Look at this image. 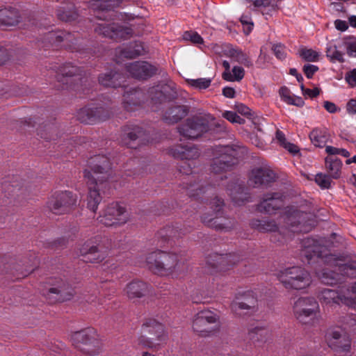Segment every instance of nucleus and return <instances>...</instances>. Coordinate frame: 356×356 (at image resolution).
Listing matches in <instances>:
<instances>
[{"label":"nucleus","mask_w":356,"mask_h":356,"mask_svg":"<svg viewBox=\"0 0 356 356\" xmlns=\"http://www.w3.org/2000/svg\"><path fill=\"white\" fill-rule=\"evenodd\" d=\"M147 267L160 275H169L179 270L185 264L181 254L156 250L146 257Z\"/></svg>","instance_id":"obj_1"},{"label":"nucleus","mask_w":356,"mask_h":356,"mask_svg":"<svg viewBox=\"0 0 356 356\" xmlns=\"http://www.w3.org/2000/svg\"><path fill=\"white\" fill-rule=\"evenodd\" d=\"M304 203L298 208L294 206L286 208V222L292 228H296L294 232H309L315 225L312 204L305 200Z\"/></svg>","instance_id":"obj_2"},{"label":"nucleus","mask_w":356,"mask_h":356,"mask_svg":"<svg viewBox=\"0 0 356 356\" xmlns=\"http://www.w3.org/2000/svg\"><path fill=\"white\" fill-rule=\"evenodd\" d=\"M145 334L138 338V345L154 350L161 349L168 341L164 325L154 319L147 320L143 325Z\"/></svg>","instance_id":"obj_3"},{"label":"nucleus","mask_w":356,"mask_h":356,"mask_svg":"<svg viewBox=\"0 0 356 356\" xmlns=\"http://www.w3.org/2000/svg\"><path fill=\"white\" fill-rule=\"evenodd\" d=\"M277 276L284 288L289 290L305 289L312 283L310 273L299 266L285 268L280 271Z\"/></svg>","instance_id":"obj_4"},{"label":"nucleus","mask_w":356,"mask_h":356,"mask_svg":"<svg viewBox=\"0 0 356 356\" xmlns=\"http://www.w3.org/2000/svg\"><path fill=\"white\" fill-rule=\"evenodd\" d=\"M72 339L76 348L89 356L97 355L102 350V342L99 334L92 327H87L74 332Z\"/></svg>","instance_id":"obj_5"},{"label":"nucleus","mask_w":356,"mask_h":356,"mask_svg":"<svg viewBox=\"0 0 356 356\" xmlns=\"http://www.w3.org/2000/svg\"><path fill=\"white\" fill-rule=\"evenodd\" d=\"M214 119L211 115H193L177 127L180 136L188 139H196L210 131V121Z\"/></svg>","instance_id":"obj_6"},{"label":"nucleus","mask_w":356,"mask_h":356,"mask_svg":"<svg viewBox=\"0 0 356 356\" xmlns=\"http://www.w3.org/2000/svg\"><path fill=\"white\" fill-rule=\"evenodd\" d=\"M218 328V316L210 310L200 311L194 317L193 329L201 337L212 335Z\"/></svg>","instance_id":"obj_7"},{"label":"nucleus","mask_w":356,"mask_h":356,"mask_svg":"<svg viewBox=\"0 0 356 356\" xmlns=\"http://www.w3.org/2000/svg\"><path fill=\"white\" fill-rule=\"evenodd\" d=\"M77 202L76 195L72 192L58 191L53 193L47 202V207L54 214L62 215L69 212Z\"/></svg>","instance_id":"obj_8"},{"label":"nucleus","mask_w":356,"mask_h":356,"mask_svg":"<svg viewBox=\"0 0 356 356\" xmlns=\"http://www.w3.org/2000/svg\"><path fill=\"white\" fill-rule=\"evenodd\" d=\"M168 154L176 159L186 160L189 163H184L179 167L181 173L189 175L195 167L193 161L197 159L200 156L199 149L194 145H176L168 149Z\"/></svg>","instance_id":"obj_9"},{"label":"nucleus","mask_w":356,"mask_h":356,"mask_svg":"<svg viewBox=\"0 0 356 356\" xmlns=\"http://www.w3.org/2000/svg\"><path fill=\"white\" fill-rule=\"evenodd\" d=\"M209 206L213 209L216 215L219 213L224 206V200L218 197H215L209 202ZM202 222L209 227L213 228L217 231H229L233 228V223L227 218L213 216L204 213L201 217Z\"/></svg>","instance_id":"obj_10"},{"label":"nucleus","mask_w":356,"mask_h":356,"mask_svg":"<svg viewBox=\"0 0 356 356\" xmlns=\"http://www.w3.org/2000/svg\"><path fill=\"white\" fill-rule=\"evenodd\" d=\"M94 31L97 35L116 42L129 40L134 35V31L131 27L115 22L97 24Z\"/></svg>","instance_id":"obj_11"},{"label":"nucleus","mask_w":356,"mask_h":356,"mask_svg":"<svg viewBox=\"0 0 356 356\" xmlns=\"http://www.w3.org/2000/svg\"><path fill=\"white\" fill-rule=\"evenodd\" d=\"M218 156L213 159L211 171L214 174H220L229 171L238 163L237 152L230 146L220 147L217 150Z\"/></svg>","instance_id":"obj_12"},{"label":"nucleus","mask_w":356,"mask_h":356,"mask_svg":"<svg viewBox=\"0 0 356 356\" xmlns=\"http://www.w3.org/2000/svg\"><path fill=\"white\" fill-rule=\"evenodd\" d=\"M318 312L319 305L314 298L301 297L293 303L294 316L301 323H307L309 320L315 317Z\"/></svg>","instance_id":"obj_13"},{"label":"nucleus","mask_w":356,"mask_h":356,"mask_svg":"<svg viewBox=\"0 0 356 356\" xmlns=\"http://www.w3.org/2000/svg\"><path fill=\"white\" fill-rule=\"evenodd\" d=\"M83 176L88 188L87 197L88 208L93 213H95L98 209V205L102 200L99 191L102 190L103 193H105L106 190L110 188V184L108 182L107 186L99 184V181L96 180V177L92 175L88 170H84Z\"/></svg>","instance_id":"obj_14"},{"label":"nucleus","mask_w":356,"mask_h":356,"mask_svg":"<svg viewBox=\"0 0 356 356\" xmlns=\"http://www.w3.org/2000/svg\"><path fill=\"white\" fill-rule=\"evenodd\" d=\"M99 219L106 227L120 226L128 221L129 216L124 207L113 202L106 207L104 215L100 216Z\"/></svg>","instance_id":"obj_15"},{"label":"nucleus","mask_w":356,"mask_h":356,"mask_svg":"<svg viewBox=\"0 0 356 356\" xmlns=\"http://www.w3.org/2000/svg\"><path fill=\"white\" fill-rule=\"evenodd\" d=\"M91 170H89L92 175L96 177L101 185H108V180L111 176V163L105 156L97 155L90 161Z\"/></svg>","instance_id":"obj_16"},{"label":"nucleus","mask_w":356,"mask_h":356,"mask_svg":"<svg viewBox=\"0 0 356 356\" xmlns=\"http://www.w3.org/2000/svg\"><path fill=\"white\" fill-rule=\"evenodd\" d=\"M275 178V173L269 167H257L250 172L248 184L252 188L268 187Z\"/></svg>","instance_id":"obj_17"},{"label":"nucleus","mask_w":356,"mask_h":356,"mask_svg":"<svg viewBox=\"0 0 356 356\" xmlns=\"http://www.w3.org/2000/svg\"><path fill=\"white\" fill-rule=\"evenodd\" d=\"M236 263L235 256L232 254H210L206 259V265L211 271H225Z\"/></svg>","instance_id":"obj_18"},{"label":"nucleus","mask_w":356,"mask_h":356,"mask_svg":"<svg viewBox=\"0 0 356 356\" xmlns=\"http://www.w3.org/2000/svg\"><path fill=\"white\" fill-rule=\"evenodd\" d=\"M127 71L135 79H147L155 74L157 67L146 61H136L126 65Z\"/></svg>","instance_id":"obj_19"},{"label":"nucleus","mask_w":356,"mask_h":356,"mask_svg":"<svg viewBox=\"0 0 356 356\" xmlns=\"http://www.w3.org/2000/svg\"><path fill=\"white\" fill-rule=\"evenodd\" d=\"M227 192L232 201L238 205L248 202L250 197L244 182L238 179L229 182L227 186Z\"/></svg>","instance_id":"obj_20"},{"label":"nucleus","mask_w":356,"mask_h":356,"mask_svg":"<svg viewBox=\"0 0 356 356\" xmlns=\"http://www.w3.org/2000/svg\"><path fill=\"white\" fill-rule=\"evenodd\" d=\"M284 205L282 194L280 193H267L264 195L262 201L258 204L257 209L261 213H274Z\"/></svg>","instance_id":"obj_21"},{"label":"nucleus","mask_w":356,"mask_h":356,"mask_svg":"<svg viewBox=\"0 0 356 356\" xmlns=\"http://www.w3.org/2000/svg\"><path fill=\"white\" fill-rule=\"evenodd\" d=\"M82 72L80 67L67 63L59 68L57 79L64 85H72L75 81L81 79Z\"/></svg>","instance_id":"obj_22"},{"label":"nucleus","mask_w":356,"mask_h":356,"mask_svg":"<svg viewBox=\"0 0 356 356\" xmlns=\"http://www.w3.org/2000/svg\"><path fill=\"white\" fill-rule=\"evenodd\" d=\"M49 293L56 294V299L60 302L71 300L74 295V290L67 282L62 279H56L52 286L49 289Z\"/></svg>","instance_id":"obj_23"},{"label":"nucleus","mask_w":356,"mask_h":356,"mask_svg":"<svg viewBox=\"0 0 356 356\" xmlns=\"http://www.w3.org/2000/svg\"><path fill=\"white\" fill-rule=\"evenodd\" d=\"M145 99V94L143 90L133 88L124 92L122 104L127 111H132L139 107Z\"/></svg>","instance_id":"obj_24"},{"label":"nucleus","mask_w":356,"mask_h":356,"mask_svg":"<svg viewBox=\"0 0 356 356\" xmlns=\"http://www.w3.org/2000/svg\"><path fill=\"white\" fill-rule=\"evenodd\" d=\"M302 254L309 260L314 257L321 258L327 256L325 253L327 250L326 247L321 245L318 241L314 238H304L302 241Z\"/></svg>","instance_id":"obj_25"},{"label":"nucleus","mask_w":356,"mask_h":356,"mask_svg":"<svg viewBox=\"0 0 356 356\" xmlns=\"http://www.w3.org/2000/svg\"><path fill=\"white\" fill-rule=\"evenodd\" d=\"M189 107L183 104H172L164 112L163 120L169 124H174L184 119L189 113Z\"/></svg>","instance_id":"obj_26"},{"label":"nucleus","mask_w":356,"mask_h":356,"mask_svg":"<svg viewBox=\"0 0 356 356\" xmlns=\"http://www.w3.org/2000/svg\"><path fill=\"white\" fill-rule=\"evenodd\" d=\"M22 19L19 11L15 8L6 7L0 9V28L16 26Z\"/></svg>","instance_id":"obj_27"},{"label":"nucleus","mask_w":356,"mask_h":356,"mask_svg":"<svg viewBox=\"0 0 356 356\" xmlns=\"http://www.w3.org/2000/svg\"><path fill=\"white\" fill-rule=\"evenodd\" d=\"M45 40L56 47L63 43V46L66 48L71 47L75 40L72 33L63 31L49 32L45 35Z\"/></svg>","instance_id":"obj_28"},{"label":"nucleus","mask_w":356,"mask_h":356,"mask_svg":"<svg viewBox=\"0 0 356 356\" xmlns=\"http://www.w3.org/2000/svg\"><path fill=\"white\" fill-rule=\"evenodd\" d=\"M144 134L143 129L135 124H127L122 128V134L120 136L121 141L123 145L133 147L132 143Z\"/></svg>","instance_id":"obj_29"},{"label":"nucleus","mask_w":356,"mask_h":356,"mask_svg":"<svg viewBox=\"0 0 356 356\" xmlns=\"http://www.w3.org/2000/svg\"><path fill=\"white\" fill-rule=\"evenodd\" d=\"M145 49L140 42L135 41L124 47L115 49V54L118 58L133 59L144 54Z\"/></svg>","instance_id":"obj_30"},{"label":"nucleus","mask_w":356,"mask_h":356,"mask_svg":"<svg viewBox=\"0 0 356 356\" xmlns=\"http://www.w3.org/2000/svg\"><path fill=\"white\" fill-rule=\"evenodd\" d=\"M317 297L322 305L332 307L341 302L346 303V298L336 290L331 289H321Z\"/></svg>","instance_id":"obj_31"},{"label":"nucleus","mask_w":356,"mask_h":356,"mask_svg":"<svg viewBox=\"0 0 356 356\" xmlns=\"http://www.w3.org/2000/svg\"><path fill=\"white\" fill-rule=\"evenodd\" d=\"M98 80L99 83L104 87L116 88L124 86L125 76L118 72L111 71L100 74Z\"/></svg>","instance_id":"obj_32"},{"label":"nucleus","mask_w":356,"mask_h":356,"mask_svg":"<svg viewBox=\"0 0 356 356\" xmlns=\"http://www.w3.org/2000/svg\"><path fill=\"white\" fill-rule=\"evenodd\" d=\"M330 347L337 353L348 352L350 348V339L344 332L333 331Z\"/></svg>","instance_id":"obj_33"},{"label":"nucleus","mask_w":356,"mask_h":356,"mask_svg":"<svg viewBox=\"0 0 356 356\" xmlns=\"http://www.w3.org/2000/svg\"><path fill=\"white\" fill-rule=\"evenodd\" d=\"M187 232L178 227L168 225L161 229L156 234L158 238L163 243L175 242Z\"/></svg>","instance_id":"obj_34"},{"label":"nucleus","mask_w":356,"mask_h":356,"mask_svg":"<svg viewBox=\"0 0 356 356\" xmlns=\"http://www.w3.org/2000/svg\"><path fill=\"white\" fill-rule=\"evenodd\" d=\"M81 252L86 260L90 262H99L104 259L106 255V251L99 245H90L89 244H84L81 249Z\"/></svg>","instance_id":"obj_35"},{"label":"nucleus","mask_w":356,"mask_h":356,"mask_svg":"<svg viewBox=\"0 0 356 356\" xmlns=\"http://www.w3.org/2000/svg\"><path fill=\"white\" fill-rule=\"evenodd\" d=\"M124 291L131 300L140 298L147 293V285L142 281H133L126 286Z\"/></svg>","instance_id":"obj_36"},{"label":"nucleus","mask_w":356,"mask_h":356,"mask_svg":"<svg viewBox=\"0 0 356 356\" xmlns=\"http://www.w3.org/2000/svg\"><path fill=\"white\" fill-rule=\"evenodd\" d=\"M58 18L65 22H71L78 19L79 15L75 6L72 3H66L59 7L56 10Z\"/></svg>","instance_id":"obj_37"},{"label":"nucleus","mask_w":356,"mask_h":356,"mask_svg":"<svg viewBox=\"0 0 356 356\" xmlns=\"http://www.w3.org/2000/svg\"><path fill=\"white\" fill-rule=\"evenodd\" d=\"M257 306V300L252 294L245 295L243 298L234 302L232 305V309L237 310H252L254 311Z\"/></svg>","instance_id":"obj_38"},{"label":"nucleus","mask_w":356,"mask_h":356,"mask_svg":"<svg viewBox=\"0 0 356 356\" xmlns=\"http://www.w3.org/2000/svg\"><path fill=\"white\" fill-rule=\"evenodd\" d=\"M250 225L252 229L261 232H275L278 231L279 229L277 224L273 220L252 219Z\"/></svg>","instance_id":"obj_39"},{"label":"nucleus","mask_w":356,"mask_h":356,"mask_svg":"<svg viewBox=\"0 0 356 356\" xmlns=\"http://www.w3.org/2000/svg\"><path fill=\"white\" fill-rule=\"evenodd\" d=\"M168 90L169 87L168 86L150 88L149 94L152 102L156 104L170 101L171 97L167 95Z\"/></svg>","instance_id":"obj_40"},{"label":"nucleus","mask_w":356,"mask_h":356,"mask_svg":"<svg viewBox=\"0 0 356 356\" xmlns=\"http://www.w3.org/2000/svg\"><path fill=\"white\" fill-rule=\"evenodd\" d=\"M121 3L122 0H92L89 2V7L94 11L110 10Z\"/></svg>","instance_id":"obj_41"},{"label":"nucleus","mask_w":356,"mask_h":356,"mask_svg":"<svg viewBox=\"0 0 356 356\" xmlns=\"http://www.w3.org/2000/svg\"><path fill=\"white\" fill-rule=\"evenodd\" d=\"M342 163L338 159H332V158H326L325 168L327 175L332 179H338L341 175V169Z\"/></svg>","instance_id":"obj_42"},{"label":"nucleus","mask_w":356,"mask_h":356,"mask_svg":"<svg viewBox=\"0 0 356 356\" xmlns=\"http://www.w3.org/2000/svg\"><path fill=\"white\" fill-rule=\"evenodd\" d=\"M309 138L314 145L318 147H323L329 139V134L325 130L316 128L309 134Z\"/></svg>","instance_id":"obj_43"},{"label":"nucleus","mask_w":356,"mask_h":356,"mask_svg":"<svg viewBox=\"0 0 356 356\" xmlns=\"http://www.w3.org/2000/svg\"><path fill=\"white\" fill-rule=\"evenodd\" d=\"M225 55L230 57L234 61L243 64L247 67L252 65L248 56L240 49L229 48L226 51Z\"/></svg>","instance_id":"obj_44"},{"label":"nucleus","mask_w":356,"mask_h":356,"mask_svg":"<svg viewBox=\"0 0 356 356\" xmlns=\"http://www.w3.org/2000/svg\"><path fill=\"white\" fill-rule=\"evenodd\" d=\"M92 111L95 115V123L105 121L113 115V112L104 106H94Z\"/></svg>","instance_id":"obj_45"},{"label":"nucleus","mask_w":356,"mask_h":356,"mask_svg":"<svg viewBox=\"0 0 356 356\" xmlns=\"http://www.w3.org/2000/svg\"><path fill=\"white\" fill-rule=\"evenodd\" d=\"M94 116L95 115L92 111V107L82 108L77 113V119L82 123H95Z\"/></svg>","instance_id":"obj_46"},{"label":"nucleus","mask_w":356,"mask_h":356,"mask_svg":"<svg viewBox=\"0 0 356 356\" xmlns=\"http://www.w3.org/2000/svg\"><path fill=\"white\" fill-rule=\"evenodd\" d=\"M338 277L339 275L337 273L328 269H323L319 275L321 282L327 285L337 284L339 280Z\"/></svg>","instance_id":"obj_47"},{"label":"nucleus","mask_w":356,"mask_h":356,"mask_svg":"<svg viewBox=\"0 0 356 356\" xmlns=\"http://www.w3.org/2000/svg\"><path fill=\"white\" fill-rule=\"evenodd\" d=\"M266 333V330L264 327L256 326L249 330L248 336L250 340L253 342L262 341Z\"/></svg>","instance_id":"obj_48"},{"label":"nucleus","mask_w":356,"mask_h":356,"mask_svg":"<svg viewBox=\"0 0 356 356\" xmlns=\"http://www.w3.org/2000/svg\"><path fill=\"white\" fill-rule=\"evenodd\" d=\"M185 188L188 195L193 197H197L205 192L203 185L198 182L186 184Z\"/></svg>","instance_id":"obj_49"},{"label":"nucleus","mask_w":356,"mask_h":356,"mask_svg":"<svg viewBox=\"0 0 356 356\" xmlns=\"http://www.w3.org/2000/svg\"><path fill=\"white\" fill-rule=\"evenodd\" d=\"M340 271L345 275L356 277V260L340 265Z\"/></svg>","instance_id":"obj_50"},{"label":"nucleus","mask_w":356,"mask_h":356,"mask_svg":"<svg viewBox=\"0 0 356 356\" xmlns=\"http://www.w3.org/2000/svg\"><path fill=\"white\" fill-rule=\"evenodd\" d=\"M326 56L329 57L332 62L339 61L343 63L344 61L343 54L337 49L336 45H331L327 48Z\"/></svg>","instance_id":"obj_51"},{"label":"nucleus","mask_w":356,"mask_h":356,"mask_svg":"<svg viewBox=\"0 0 356 356\" xmlns=\"http://www.w3.org/2000/svg\"><path fill=\"white\" fill-rule=\"evenodd\" d=\"M300 56L306 61L315 62L318 60L319 54L312 49L302 48L299 51Z\"/></svg>","instance_id":"obj_52"},{"label":"nucleus","mask_w":356,"mask_h":356,"mask_svg":"<svg viewBox=\"0 0 356 356\" xmlns=\"http://www.w3.org/2000/svg\"><path fill=\"white\" fill-rule=\"evenodd\" d=\"M189 85L199 90L207 89L209 88L211 83V79L200 78L197 79L188 80Z\"/></svg>","instance_id":"obj_53"},{"label":"nucleus","mask_w":356,"mask_h":356,"mask_svg":"<svg viewBox=\"0 0 356 356\" xmlns=\"http://www.w3.org/2000/svg\"><path fill=\"white\" fill-rule=\"evenodd\" d=\"M183 39L186 41H190L194 44H203V38L197 32L193 31H186L183 34Z\"/></svg>","instance_id":"obj_54"},{"label":"nucleus","mask_w":356,"mask_h":356,"mask_svg":"<svg viewBox=\"0 0 356 356\" xmlns=\"http://www.w3.org/2000/svg\"><path fill=\"white\" fill-rule=\"evenodd\" d=\"M330 179L331 177L327 175L318 173L315 177V181L321 188H329L331 184Z\"/></svg>","instance_id":"obj_55"},{"label":"nucleus","mask_w":356,"mask_h":356,"mask_svg":"<svg viewBox=\"0 0 356 356\" xmlns=\"http://www.w3.org/2000/svg\"><path fill=\"white\" fill-rule=\"evenodd\" d=\"M249 1L252 2L253 6L255 8H259L261 6L264 7H268V6H272L273 10H278L280 8L279 6L275 3H272L271 0H248Z\"/></svg>","instance_id":"obj_56"},{"label":"nucleus","mask_w":356,"mask_h":356,"mask_svg":"<svg viewBox=\"0 0 356 356\" xmlns=\"http://www.w3.org/2000/svg\"><path fill=\"white\" fill-rule=\"evenodd\" d=\"M273 51L275 55L279 59H284L286 57L285 47L282 44H274L273 47Z\"/></svg>","instance_id":"obj_57"},{"label":"nucleus","mask_w":356,"mask_h":356,"mask_svg":"<svg viewBox=\"0 0 356 356\" xmlns=\"http://www.w3.org/2000/svg\"><path fill=\"white\" fill-rule=\"evenodd\" d=\"M213 120L210 121L211 129L210 131H213L214 132H225L226 131V127L225 125L224 121H219L216 122H211Z\"/></svg>","instance_id":"obj_58"},{"label":"nucleus","mask_w":356,"mask_h":356,"mask_svg":"<svg viewBox=\"0 0 356 356\" xmlns=\"http://www.w3.org/2000/svg\"><path fill=\"white\" fill-rule=\"evenodd\" d=\"M232 77L234 81H241L245 74V71L242 67L234 66L232 69Z\"/></svg>","instance_id":"obj_59"},{"label":"nucleus","mask_w":356,"mask_h":356,"mask_svg":"<svg viewBox=\"0 0 356 356\" xmlns=\"http://www.w3.org/2000/svg\"><path fill=\"white\" fill-rule=\"evenodd\" d=\"M222 66L225 70V72L222 73V78L226 81H234L232 73L229 71L230 65L229 62L227 60H224L222 62Z\"/></svg>","instance_id":"obj_60"},{"label":"nucleus","mask_w":356,"mask_h":356,"mask_svg":"<svg viewBox=\"0 0 356 356\" xmlns=\"http://www.w3.org/2000/svg\"><path fill=\"white\" fill-rule=\"evenodd\" d=\"M235 109L236 110V111L238 113H239L240 114H241L243 115H245L247 117H250L252 115L251 110L250 109V108H248V106H246L245 105H244L243 104H236L235 105Z\"/></svg>","instance_id":"obj_61"},{"label":"nucleus","mask_w":356,"mask_h":356,"mask_svg":"<svg viewBox=\"0 0 356 356\" xmlns=\"http://www.w3.org/2000/svg\"><path fill=\"white\" fill-rule=\"evenodd\" d=\"M318 67L314 65H305L303 67V71L308 79L312 78L314 74L317 72Z\"/></svg>","instance_id":"obj_62"},{"label":"nucleus","mask_w":356,"mask_h":356,"mask_svg":"<svg viewBox=\"0 0 356 356\" xmlns=\"http://www.w3.org/2000/svg\"><path fill=\"white\" fill-rule=\"evenodd\" d=\"M279 92H280L281 97L287 104L289 101H291V98L292 97V96H291L290 90L286 86H283V87L280 88Z\"/></svg>","instance_id":"obj_63"},{"label":"nucleus","mask_w":356,"mask_h":356,"mask_svg":"<svg viewBox=\"0 0 356 356\" xmlns=\"http://www.w3.org/2000/svg\"><path fill=\"white\" fill-rule=\"evenodd\" d=\"M346 49L350 56H356V40L346 42Z\"/></svg>","instance_id":"obj_64"}]
</instances>
